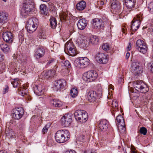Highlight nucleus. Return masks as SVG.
Masks as SVG:
<instances>
[{"label": "nucleus", "instance_id": "1", "mask_svg": "<svg viewBox=\"0 0 153 153\" xmlns=\"http://www.w3.org/2000/svg\"><path fill=\"white\" fill-rule=\"evenodd\" d=\"M35 4L32 0H26L23 3L21 13L24 17H27L28 14L35 10Z\"/></svg>", "mask_w": 153, "mask_h": 153}, {"label": "nucleus", "instance_id": "2", "mask_svg": "<svg viewBox=\"0 0 153 153\" xmlns=\"http://www.w3.org/2000/svg\"><path fill=\"white\" fill-rule=\"evenodd\" d=\"M70 134L68 131L67 130H60L56 133L55 138L57 142L63 143L67 141L70 138Z\"/></svg>", "mask_w": 153, "mask_h": 153}, {"label": "nucleus", "instance_id": "3", "mask_svg": "<svg viewBox=\"0 0 153 153\" xmlns=\"http://www.w3.org/2000/svg\"><path fill=\"white\" fill-rule=\"evenodd\" d=\"M135 89L138 91L146 93L149 90V87L147 84L142 80H137L134 83Z\"/></svg>", "mask_w": 153, "mask_h": 153}, {"label": "nucleus", "instance_id": "4", "mask_svg": "<svg viewBox=\"0 0 153 153\" xmlns=\"http://www.w3.org/2000/svg\"><path fill=\"white\" fill-rule=\"evenodd\" d=\"M75 119L81 123H85L88 119V115L86 112L82 110L76 111L74 114Z\"/></svg>", "mask_w": 153, "mask_h": 153}, {"label": "nucleus", "instance_id": "5", "mask_svg": "<svg viewBox=\"0 0 153 153\" xmlns=\"http://www.w3.org/2000/svg\"><path fill=\"white\" fill-rule=\"evenodd\" d=\"M38 23V20L35 17L30 19L28 21L27 24V29L28 32L32 33L35 31L37 27Z\"/></svg>", "mask_w": 153, "mask_h": 153}, {"label": "nucleus", "instance_id": "6", "mask_svg": "<svg viewBox=\"0 0 153 153\" xmlns=\"http://www.w3.org/2000/svg\"><path fill=\"white\" fill-rule=\"evenodd\" d=\"M97 72L91 70L85 73L83 75V79L88 82H91L95 80L97 77Z\"/></svg>", "mask_w": 153, "mask_h": 153}, {"label": "nucleus", "instance_id": "7", "mask_svg": "<svg viewBox=\"0 0 153 153\" xmlns=\"http://www.w3.org/2000/svg\"><path fill=\"white\" fill-rule=\"evenodd\" d=\"M89 59L86 57H79L76 59L74 64L80 68H85L89 65Z\"/></svg>", "mask_w": 153, "mask_h": 153}, {"label": "nucleus", "instance_id": "8", "mask_svg": "<svg viewBox=\"0 0 153 153\" xmlns=\"http://www.w3.org/2000/svg\"><path fill=\"white\" fill-rule=\"evenodd\" d=\"M131 70L135 75L140 74L143 71L140 64L137 62H133L132 63Z\"/></svg>", "mask_w": 153, "mask_h": 153}, {"label": "nucleus", "instance_id": "9", "mask_svg": "<svg viewBox=\"0 0 153 153\" xmlns=\"http://www.w3.org/2000/svg\"><path fill=\"white\" fill-rule=\"evenodd\" d=\"M24 111L21 107L15 108L13 110L12 117L16 120L20 119L24 114Z\"/></svg>", "mask_w": 153, "mask_h": 153}, {"label": "nucleus", "instance_id": "10", "mask_svg": "<svg viewBox=\"0 0 153 153\" xmlns=\"http://www.w3.org/2000/svg\"><path fill=\"white\" fill-rule=\"evenodd\" d=\"M66 48L70 55L73 56L77 54L76 49L72 42H67L65 45Z\"/></svg>", "mask_w": 153, "mask_h": 153}, {"label": "nucleus", "instance_id": "11", "mask_svg": "<svg viewBox=\"0 0 153 153\" xmlns=\"http://www.w3.org/2000/svg\"><path fill=\"white\" fill-rule=\"evenodd\" d=\"M72 115L71 114H66L61 119L62 124L65 127L68 126L72 121Z\"/></svg>", "mask_w": 153, "mask_h": 153}, {"label": "nucleus", "instance_id": "12", "mask_svg": "<svg viewBox=\"0 0 153 153\" xmlns=\"http://www.w3.org/2000/svg\"><path fill=\"white\" fill-rule=\"evenodd\" d=\"M136 44L138 47V49L140 52L143 54L145 53L147 50V47L146 43L140 39L137 40Z\"/></svg>", "mask_w": 153, "mask_h": 153}, {"label": "nucleus", "instance_id": "13", "mask_svg": "<svg viewBox=\"0 0 153 153\" xmlns=\"http://www.w3.org/2000/svg\"><path fill=\"white\" fill-rule=\"evenodd\" d=\"M95 59L100 64H105L108 62L107 55L102 53H99L95 56Z\"/></svg>", "mask_w": 153, "mask_h": 153}, {"label": "nucleus", "instance_id": "14", "mask_svg": "<svg viewBox=\"0 0 153 153\" xmlns=\"http://www.w3.org/2000/svg\"><path fill=\"white\" fill-rule=\"evenodd\" d=\"M66 85V82L65 80L59 79L55 82L53 88L55 90L59 91L64 88Z\"/></svg>", "mask_w": 153, "mask_h": 153}, {"label": "nucleus", "instance_id": "15", "mask_svg": "<svg viewBox=\"0 0 153 153\" xmlns=\"http://www.w3.org/2000/svg\"><path fill=\"white\" fill-rule=\"evenodd\" d=\"M78 44L82 47H87L89 45L88 39L86 36H81L77 40Z\"/></svg>", "mask_w": 153, "mask_h": 153}, {"label": "nucleus", "instance_id": "16", "mask_svg": "<svg viewBox=\"0 0 153 153\" xmlns=\"http://www.w3.org/2000/svg\"><path fill=\"white\" fill-rule=\"evenodd\" d=\"M3 40L6 42L12 43L13 40V36L12 33L10 32H4L2 34Z\"/></svg>", "mask_w": 153, "mask_h": 153}, {"label": "nucleus", "instance_id": "17", "mask_svg": "<svg viewBox=\"0 0 153 153\" xmlns=\"http://www.w3.org/2000/svg\"><path fill=\"white\" fill-rule=\"evenodd\" d=\"M16 57L17 61H16L15 62L11 64L13 68L15 69L14 70L16 71H19V69H20L19 64L23 63L22 61L23 57L22 55H18L17 54Z\"/></svg>", "mask_w": 153, "mask_h": 153}, {"label": "nucleus", "instance_id": "18", "mask_svg": "<svg viewBox=\"0 0 153 153\" xmlns=\"http://www.w3.org/2000/svg\"><path fill=\"white\" fill-rule=\"evenodd\" d=\"M140 16H137V19L134 18L132 21L131 28L133 31L137 30L139 27L140 24Z\"/></svg>", "mask_w": 153, "mask_h": 153}, {"label": "nucleus", "instance_id": "19", "mask_svg": "<svg viewBox=\"0 0 153 153\" xmlns=\"http://www.w3.org/2000/svg\"><path fill=\"white\" fill-rule=\"evenodd\" d=\"M92 25L94 29H100L104 26V22L101 19L95 18L93 19Z\"/></svg>", "mask_w": 153, "mask_h": 153}, {"label": "nucleus", "instance_id": "20", "mask_svg": "<svg viewBox=\"0 0 153 153\" xmlns=\"http://www.w3.org/2000/svg\"><path fill=\"white\" fill-rule=\"evenodd\" d=\"M109 123L105 120L102 119L100 121L98 128L99 130L102 131H105L106 130L108 126Z\"/></svg>", "mask_w": 153, "mask_h": 153}, {"label": "nucleus", "instance_id": "21", "mask_svg": "<svg viewBox=\"0 0 153 153\" xmlns=\"http://www.w3.org/2000/svg\"><path fill=\"white\" fill-rule=\"evenodd\" d=\"M34 93L38 96H42L44 94V88L40 85H35L34 87Z\"/></svg>", "mask_w": 153, "mask_h": 153}, {"label": "nucleus", "instance_id": "22", "mask_svg": "<svg viewBox=\"0 0 153 153\" xmlns=\"http://www.w3.org/2000/svg\"><path fill=\"white\" fill-rule=\"evenodd\" d=\"M8 16L7 13L4 11L0 12V24H3L8 21Z\"/></svg>", "mask_w": 153, "mask_h": 153}, {"label": "nucleus", "instance_id": "23", "mask_svg": "<svg viewBox=\"0 0 153 153\" xmlns=\"http://www.w3.org/2000/svg\"><path fill=\"white\" fill-rule=\"evenodd\" d=\"M87 24V21L84 19H82L78 21L77 26L79 29L83 30L86 27Z\"/></svg>", "mask_w": 153, "mask_h": 153}, {"label": "nucleus", "instance_id": "24", "mask_svg": "<svg viewBox=\"0 0 153 153\" xmlns=\"http://www.w3.org/2000/svg\"><path fill=\"white\" fill-rule=\"evenodd\" d=\"M111 6L112 9L117 12H118L120 8V4L116 0H112L111 1Z\"/></svg>", "mask_w": 153, "mask_h": 153}, {"label": "nucleus", "instance_id": "25", "mask_svg": "<svg viewBox=\"0 0 153 153\" xmlns=\"http://www.w3.org/2000/svg\"><path fill=\"white\" fill-rule=\"evenodd\" d=\"M97 95L96 92L91 91L88 93L87 97L90 102H93L96 101Z\"/></svg>", "mask_w": 153, "mask_h": 153}, {"label": "nucleus", "instance_id": "26", "mask_svg": "<svg viewBox=\"0 0 153 153\" xmlns=\"http://www.w3.org/2000/svg\"><path fill=\"white\" fill-rule=\"evenodd\" d=\"M45 54V51L43 48H38L36 51L35 54V56L37 59H39L43 57Z\"/></svg>", "mask_w": 153, "mask_h": 153}, {"label": "nucleus", "instance_id": "27", "mask_svg": "<svg viewBox=\"0 0 153 153\" xmlns=\"http://www.w3.org/2000/svg\"><path fill=\"white\" fill-rule=\"evenodd\" d=\"M0 48L5 53H8L10 51L11 49L10 46L5 43L0 44Z\"/></svg>", "mask_w": 153, "mask_h": 153}, {"label": "nucleus", "instance_id": "28", "mask_svg": "<svg viewBox=\"0 0 153 153\" xmlns=\"http://www.w3.org/2000/svg\"><path fill=\"white\" fill-rule=\"evenodd\" d=\"M44 76L46 78L53 77L55 75V70H51L50 71H46L43 73Z\"/></svg>", "mask_w": 153, "mask_h": 153}, {"label": "nucleus", "instance_id": "29", "mask_svg": "<svg viewBox=\"0 0 153 153\" xmlns=\"http://www.w3.org/2000/svg\"><path fill=\"white\" fill-rule=\"evenodd\" d=\"M88 40L89 45H96L99 41L98 37L96 36H91Z\"/></svg>", "mask_w": 153, "mask_h": 153}, {"label": "nucleus", "instance_id": "30", "mask_svg": "<svg viewBox=\"0 0 153 153\" xmlns=\"http://www.w3.org/2000/svg\"><path fill=\"white\" fill-rule=\"evenodd\" d=\"M5 133L7 137L9 138H14V133L12 130L9 128L6 127Z\"/></svg>", "mask_w": 153, "mask_h": 153}, {"label": "nucleus", "instance_id": "31", "mask_svg": "<svg viewBox=\"0 0 153 153\" xmlns=\"http://www.w3.org/2000/svg\"><path fill=\"white\" fill-rule=\"evenodd\" d=\"M50 103L52 106L53 107H60L62 105V102L57 99L51 100Z\"/></svg>", "mask_w": 153, "mask_h": 153}, {"label": "nucleus", "instance_id": "32", "mask_svg": "<svg viewBox=\"0 0 153 153\" xmlns=\"http://www.w3.org/2000/svg\"><path fill=\"white\" fill-rule=\"evenodd\" d=\"M86 6V2L82 1L77 4L76 8L78 10H82L85 8Z\"/></svg>", "mask_w": 153, "mask_h": 153}, {"label": "nucleus", "instance_id": "33", "mask_svg": "<svg viewBox=\"0 0 153 153\" xmlns=\"http://www.w3.org/2000/svg\"><path fill=\"white\" fill-rule=\"evenodd\" d=\"M136 0H126V5L128 8L130 9L134 6Z\"/></svg>", "mask_w": 153, "mask_h": 153}, {"label": "nucleus", "instance_id": "34", "mask_svg": "<svg viewBox=\"0 0 153 153\" xmlns=\"http://www.w3.org/2000/svg\"><path fill=\"white\" fill-rule=\"evenodd\" d=\"M50 21L51 28L55 29L57 25V21L56 18L53 17H52L50 19Z\"/></svg>", "mask_w": 153, "mask_h": 153}, {"label": "nucleus", "instance_id": "35", "mask_svg": "<svg viewBox=\"0 0 153 153\" xmlns=\"http://www.w3.org/2000/svg\"><path fill=\"white\" fill-rule=\"evenodd\" d=\"M11 83L13 86L14 88H18V89L21 86V83H20V81L18 80V79H14L12 80Z\"/></svg>", "mask_w": 153, "mask_h": 153}, {"label": "nucleus", "instance_id": "36", "mask_svg": "<svg viewBox=\"0 0 153 153\" xmlns=\"http://www.w3.org/2000/svg\"><path fill=\"white\" fill-rule=\"evenodd\" d=\"M118 122V125H123L125 123L123 117L121 115H120L117 116L116 119Z\"/></svg>", "mask_w": 153, "mask_h": 153}, {"label": "nucleus", "instance_id": "37", "mask_svg": "<svg viewBox=\"0 0 153 153\" xmlns=\"http://www.w3.org/2000/svg\"><path fill=\"white\" fill-rule=\"evenodd\" d=\"M40 7L42 14L47 16L48 14V11L46 10V6L44 4H42Z\"/></svg>", "mask_w": 153, "mask_h": 153}, {"label": "nucleus", "instance_id": "38", "mask_svg": "<svg viewBox=\"0 0 153 153\" xmlns=\"http://www.w3.org/2000/svg\"><path fill=\"white\" fill-rule=\"evenodd\" d=\"M58 63L57 61L55 59H51L47 63V65H51L54 66L55 70L56 68H57V67L56 66Z\"/></svg>", "mask_w": 153, "mask_h": 153}, {"label": "nucleus", "instance_id": "39", "mask_svg": "<svg viewBox=\"0 0 153 153\" xmlns=\"http://www.w3.org/2000/svg\"><path fill=\"white\" fill-rule=\"evenodd\" d=\"M70 94L73 97H76L78 94L77 89L75 88H72L70 91Z\"/></svg>", "mask_w": 153, "mask_h": 153}, {"label": "nucleus", "instance_id": "40", "mask_svg": "<svg viewBox=\"0 0 153 153\" xmlns=\"http://www.w3.org/2000/svg\"><path fill=\"white\" fill-rule=\"evenodd\" d=\"M118 128L119 131L122 133H124L126 131V128L125 127V123H124L123 125H118Z\"/></svg>", "mask_w": 153, "mask_h": 153}, {"label": "nucleus", "instance_id": "41", "mask_svg": "<svg viewBox=\"0 0 153 153\" xmlns=\"http://www.w3.org/2000/svg\"><path fill=\"white\" fill-rule=\"evenodd\" d=\"M62 65L68 68L71 67V64L68 60H63L61 62Z\"/></svg>", "mask_w": 153, "mask_h": 153}, {"label": "nucleus", "instance_id": "42", "mask_svg": "<svg viewBox=\"0 0 153 153\" xmlns=\"http://www.w3.org/2000/svg\"><path fill=\"white\" fill-rule=\"evenodd\" d=\"M148 10L151 13H153V1L150 3L148 5Z\"/></svg>", "mask_w": 153, "mask_h": 153}, {"label": "nucleus", "instance_id": "43", "mask_svg": "<svg viewBox=\"0 0 153 153\" xmlns=\"http://www.w3.org/2000/svg\"><path fill=\"white\" fill-rule=\"evenodd\" d=\"M28 86L27 85H25V84L22 85H21V86L18 89V91H26Z\"/></svg>", "mask_w": 153, "mask_h": 153}, {"label": "nucleus", "instance_id": "44", "mask_svg": "<svg viewBox=\"0 0 153 153\" xmlns=\"http://www.w3.org/2000/svg\"><path fill=\"white\" fill-rule=\"evenodd\" d=\"M147 130L146 128L144 127H141L140 129V132L141 134L145 135L146 134Z\"/></svg>", "mask_w": 153, "mask_h": 153}, {"label": "nucleus", "instance_id": "45", "mask_svg": "<svg viewBox=\"0 0 153 153\" xmlns=\"http://www.w3.org/2000/svg\"><path fill=\"white\" fill-rule=\"evenodd\" d=\"M102 49L105 51H107L110 49L109 45L107 43L104 44L102 46Z\"/></svg>", "mask_w": 153, "mask_h": 153}, {"label": "nucleus", "instance_id": "46", "mask_svg": "<svg viewBox=\"0 0 153 153\" xmlns=\"http://www.w3.org/2000/svg\"><path fill=\"white\" fill-rule=\"evenodd\" d=\"M118 106V104L117 102V101L115 100H114L112 101V107L113 108H116L117 109V107Z\"/></svg>", "mask_w": 153, "mask_h": 153}, {"label": "nucleus", "instance_id": "47", "mask_svg": "<svg viewBox=\"0 0 153 153\" xmlns=\"http://www.w3.org/2000/svg\"><path fill=\"white\" fill-rule=\"evenodd\" d=\"M85 139V136L83 135H80L78 137L77 140L80 142H83L84 141Z\"/></svg>", "mask_w": 153, "mask_h": 153}, {"label": "nucleus", "instance_id": "48", "mask_svg": "<svg viewBox=\"0 0 153 153\" xmlns=\"http://www.w3.org/2000/svg\"><path fill=\"white\" fill-rule=\"evenodd\" d=\"M9 89L8 86L6 85H5L3 88V93L4 94L7 93Z\"/></svg>", "mask_w": 153, "mask_h": 153}, {"label": "nucleus", "instance_id": "49", "mask_svg": "<svg viewBox=\"0 0 153 153\" xmlns=\"http://www.w3.org/2000/svg\"><path fill=\"white\" fill-rule=\"evenodd\" d=\"M67 16L65 13H62L60 14V19L66 20L67 19Z\"/></svg>", "mask_w": 153, "mask_h": 153}, {"label": "nucleus", "instance_id": "50", "mask_svg": "<svg viewBox=\"0 0 153 153\" xmlns=\"http://www.w3.org/2000/svg\"><path fill=\"white\" fill-rule=\"evenodd\" d=\"M147 67L148 69H150L151 72L153 73V62H150L148 63Z\"/></svg>", "mask_w": 153, "mask_h": 153}, {"label": "nucleus", "instance_id": "51", "mask_svg": "<svg viewBox=\"0 0 153 153\" xmlns=\"http://www.w3.org/2000/svg\"><path fill=\"white\" fill-rule=\"evenodd\" d=\"M48 127L46 125L43 128L42 130V132L43 134H44L48 131Z\"/></svg>", "mask_w": 153, "mask_h": 153}, {"label": "nucleus", "instance_id": "52", "mask_svg": "<svg viewBox=\"0 0 153 153\" xmlns=\"http://www.w3.org/2000/svg\"><path fill=\"white\" fill-rule=\"evenodd\" d=\"M4 55L0 52V62L4 61Z\"/></svg>", "mask_w": 153, "mask_h": 153}, {"label": "nucleus", "instance_id": "53", "mask_svg": "<svg viewBox=\"0 0 153 153\" xmlns=\"http://www.w3.org/2000/svg\"><path fill=\"white\" fill-rule=\"evenodd\" d=\"M131 43L130 42L129 43V45L126 48V50H127V51H129L131 49Z\"/></svg>", "mask_w": 153, "mask_h": 153}, {"label": "nucleus", "instance_id": "54", "mask_svg": "<svg viewBox=\"0 0 153 153\" xmlns=\"http://www.w3.org/2000/svg\"><path fill=\"white\" fill-rule=\"evenodd\" d=\"M21 95L22 96H24L25 95L27 94V91H22Z\"/></svg>", "mask_w": 153, "mask_h": 153}, {"label": "nucleus", "instance_id": "55", "mask_svg": "<svg viewBox=\"0 0 153 153\" xmlns=\"http://www.w3.org/2000/svg\"><path fill=\"white\" fill-rule=\"evenodd\" d=\"M98 4L99 6H102L104 4V3L102 1H98Z\"/></svg>", "mask_w": 153, "mask_h": 153}, {"label": "nucleus", "instance_id": "56", "mask_svg": "<svg viewBox=\"0 0 153 153\" xmlns=\"http://www.w3.org/2000/svg\"><path fill=\"white\" fill-rule=\"evenodd\" d=\"M130 53H128V52H127L126 53V59H128V58H129V57L130 56Z\"/></svg>", "mask_w": 153, "mask_h": 153}, {"label": "nucleus", "instance_id": "57", "mask_svg": "<svg viewBox=\"0 0 153 153\" xmlns=\"http://www.w3.org/2000/svg\"><path fill=\"white\" fill-rule=\"evenodd\" d=\"M0 153H7V152L5 151H0Z\"/></svg>", "mask_w": 153, "mask_h": 153}, {"label": "nucleus", "instance_id": "58", "mask_svg": "<svg viewBox=\"0 0 153 153\" xmlns=\"http://www.w3.org/2000/svg\"><path fill=\"white\" fill-rule=\"evenodd\" d=\"M50 0H42V1L44 2H47L49 1Z\"/></svg>", "mask_w": 153, "mask_h": 153}, {"label": "nucleus", "instance_id": "59", "mask_svg": "<svg viewBox=\"0 0 153 153\" xmlns=\"http://www.w3.org/2000/svg\"><path fill=\"white\" fill-rule=\"evenodd\" d=\"M71 153H76L74 151H71Z\"/></svg>", "mask_w": 153, "mask_h": 153}, {"label": "nucleus", "instance_id": "60", "mask_svg": "<svg viewBox=\"0 0 153 153\" xmlns=\"http://www.w3.org/2000/svg\"><path fill=\"white\" fill-rule=\"evenodd\" d=\"M71 151H67L65 152V153H71Z\"/></svg>", "mask_w": 153, "mask_h": 153}, {"label": "nucleus", "instance_id": "61", "mask_svg": "<svg viewBox=\"0 0 153 153\" xmlns=\"http://www.w3.org/2000/svg\"><path fill=\"white\" fill-rule=\"evenodd\" d=\"M131 153H137L136 152L134 151H132L131 152Z\"/></svg>", "mask_w": 153, "mask_h": 153}, {"label": "nucleus", "instance_id": "62", "mask_svg": "<svg viewBox=\"0 0 153 153\" xmlns=\"http://www.w3.org/2000/svg\"><path fill=\"white\" fill-rule=\"evenodd\" d=\"M152 106V108L153 109V102L151 104Z\"/></svg>", "mask_w": 153, "mask_h": 153}, {"label": "nucleus", "instance_id": "63", "mask_svg": "<svg viewBox=\"0 0 153 153\" xmlns=\"http://www.w3.org/2000/svg\"><path fill=\"white\" fill-rule=\"evenodd\" d=\"M43 35H44V34H43V35L42 34H41L40 35V36H41V37H42V36Z\"/></svg>", "mask_w": 153, "mask_h": 153}, {"label": "nucleus", "instance_id": "64", "mask_svg": "<svg viewBox=\"0 0 153 153\" xmlns=\"http://www.w3.org/2000/svg\"><path fill=\"white\" fill-rule=\"evenodd\" d=\"M3 1L4 2H6L7 1V0H3Z\"/></svg>", "mask_w": 153, "mask_h": 153}]
</instances>
